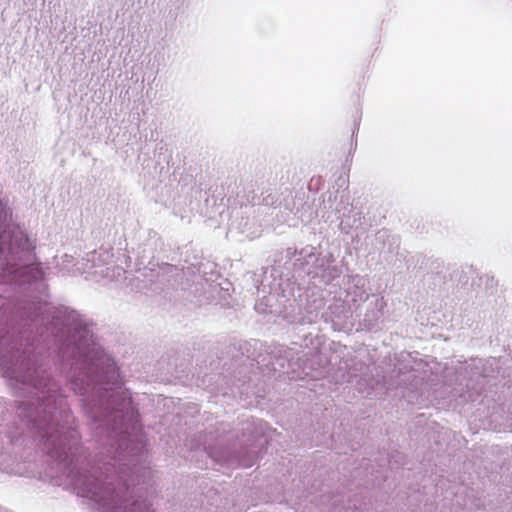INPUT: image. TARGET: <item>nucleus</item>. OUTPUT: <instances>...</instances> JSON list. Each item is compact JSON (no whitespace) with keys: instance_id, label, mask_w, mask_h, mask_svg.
Instances as JSON below:
<instances>
[{"instance_id":"1","label":"nucleus","mask_w":512,"mask_h":512,"mask_svg":"<svg viewBox=\"0 0 512 512\" xmlns=\"http://www.w3.org/2000/svg\"><path fill=\"white\" fill-rule=\"evenodd\" d=\"M62 438H65L66 439V435H60V444L62 445L63 444V440Z\"/></svg>"},{"instance_id":"2","label":"nucleus","mask_w":512,"mask_h":512,"mask_svg":"<svg viewBox=\"0 0 512 512\" xmlns=\"http://www.w3.org/2000/svg\"><path fill=\"white\" fill-rule=\"evenodd\" d=\"M53 436L49 435L48 441L52 440Z\"/></svg>"},{"instance_id":"3","label":"nucleus","mask_w":512,"mask_h":512,"mask_svg":"<svg viewBox=\"0 0 512 512\" xmlns=\"http://www.w3.org/2000/svg\"><path fill=\"white\" fill-rule=\"evenodd\" d=\"M68 433H69L71 436L74 434V432H73V431H69Z\"/></svg>"}]
</instances>
